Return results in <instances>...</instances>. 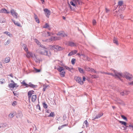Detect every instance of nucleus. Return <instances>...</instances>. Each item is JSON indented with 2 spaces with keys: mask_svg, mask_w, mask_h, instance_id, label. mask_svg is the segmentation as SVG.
Returning <instances> with one entry per match:
<instances>
[{
  "mask_svg": "<svg viewBox=\"0 0 133 133\" xmlns=\"http://www.w3.org/2000/svg\"><path fill=\"white\" fill-rule=\"evenodd\" d=\"M13 93L14 94V95L15 96H17V95H18V94H17L16 93H15V92L13 91Z\"/></svg>",
  "mask_w": 133,
  "mask_h": 133,
  "instance_id": "nucleus-59",
  "label": "nucleus"
},
{
  "mask_svg": "<svg viewBox=\"0 0 133 133\" xmlns=\"http://www.w3.org/2000/svg\"><path fill=\"white\" fill-rule=\"evenodd\" d=\"M90 71L93 72H96V71H95L94 69L92 68H91L90 69Z\"/></svg>",
  "mask_w": 133,
  "mask_h": 133,
  "instance_id": "nucleus-51",
  "label": "nucleus"
},
{
  "mask_svg": "<svg viewBox=\"0 0 133 133\" xmlns=\"http://www.w3.org/2000/svg\"><path fill=\"white\" fill-rule=\"evenodd\" d=\"M84 124H85V125H86V127H88V125H89V124H88V122H87V120H85L84 122Z\"/></svg>",
  "mask_w": 133,
  "mask_h": 133,
  "instance_id": "nucleus-40",
  "label": "nucleus"
},
{
  "mask_svg": "<svg viewBox=\"0 0 133 133\" xmlns=\"http://www.w3.org/2000/svg\"><path fill=\"white\" fill-rule=\"evenodd\" d=\"M73 2L76 4L77 3L78 4L81 5L83 3L82 0H73Z\"/></svg>",
  "mask_w": 133,
  "mask_h": 133,
  "instance_id": "nucleus-15",
  "label": "nucleus"
},
{
  "mask_svg": "<svg viewBox=\"0 0 133 133\" xmlns=\"http://www.w3.org/2000/svg\"><path fill=\"white\" fill-rule=\"evenodd\" d=\"M113 42L115 44L118 45V43L117 39L116 38H114L113 40Z\"/></svg>",
  "mask_w": 133,
  "mask_h": 133,
  "instance_id": "nucleus-28",
  "label": "nucleus"
},
{
  "mask_svg": "<svg viewBox=\"0 0 133 133\" xmlns=\"http://www.w3.org/2000/svg\"><path fill=\"white\" fill-rule=\"evenodd\" d=\"M3 66L1 62H0V68H2Z\"/></svg>",
  "mask_w": 133,
  "mask_h": 133,
  "instance_id": "nucleus-56",
  "label": "nucleus"
},
{
  "mask_svg": "<svg viewBox=\"0 0 133 133\" xmlns=\"http://www.w3.org/2000/svg\"><path fill=\"white\" fill-rule=\"evenodd\" d=\"M128 84L129 85H133V81H132L130 82Z\"/></svg>",
  "mask_w": 133,
  "mask_h": 133,
  "instance_id": "nucleus-55",
  "label": "nucleus"
},
{
  "mask_svg": "<svg viewBox=\"0 0 133 133\" xmlns=\"http://www.w3.org/2000/svg\"><path fill=\"white\" fill-rule=\"evenodd\" d=\"M104 73H105V74H108V75H110L112 76H114V74L111 73H107V72Z\"/></svg>",
  "mask_w": 133,
  "mask_h": 133,
  "instance_id": "nucleus-52",
  "label": "nucleus"
},
{
  "mask_svg": "<svg viewBox=\"0 0 133 133\" xmlns=\"http://www.w3.org/2000/svg\"><path fill=\"white\" fill-rule=\"evenodd\" d=\"M120 18L121 19H123L124 17V16L123 14H121L119 15Z\"/></svg>",
  "mask_w": 133,
  "mask_h": 133,
  "instance_id": "nucleus-41",
  "label": "nucleus"
},
{
  "mask_svg": "<svg viewBox=\"0 0 133 133\" xmlns=\"http://www.w3.org/2000/svg\"><path fill=\"white\" fill-rule=\"evenodd\" d=\"M77 55L79 56H81V55L79 53H77Z\"/></svg>",
  "mask_w": 133,
  "mask_h": 133,
  "instance_id": "nucleus-64",
  "label": "nucleus"
},
{
  "mask_svg": "<svg viewBox=\"0 0 133 133\" xmlns=\"http://www.w3.org/2000/svg\"><path fill=\"white\" fill-rule=\"evenodd\" d=\"M34 91L33 90H31L29 91L28 92V99L29 100L31 98V95L34 94Z\"/></svg>",
  "mask_w": 133,
  "mask_h": 133,
  "instance_id": "nucleus-14",
  "label": "nucleus"
},
{
  "mask_svg": "<svg viewBox=\"0 0 133 133\" xmlns=\"http://www.w3.org/2000/svg\"><path fill=\"white\" fill-rule=\"evenodd\" d=\"M75 79L76 81L81 85L83 84V82L81 81V78L80 77H78L75 78Z\"/></svg>",
  "mask_w": 133,
  "mask_h": 133,
  "instance_id": "nucleus-10",
  "label": "nucleus"
},
{
  "mask_svg": "<svg viewBox=\"0 0 133 133\" xmlns=\"http://www.w3.org/2000/svg\"><path fill=\"white\" fill-rule=\"evenodd\" d=\"M34 69L36 72H39L40 71V69H38L35 68H34Z\"/></svg>",
  "mask_w": 133,
  "mask_h": 133,
  "instance_id": "nucleus-46",
  "label": "nucleus"
},
{
  "mask_svg": "<svg viewBox=\"0 0 133 133\" xmlns=\"http://www.w3.org/2000/svg\"><path fill=\"white\" fill-rule=\"evenodd\" d=\"M112 71H113L114 73V74L113 76L115 77V78H120L121 77H123V74H122L113 70H112Z\"/></svg>",
  "mask_w": 133,
  "mask_h": 133,
  "instance_id": "nucleus-4",
  "label": "nucleus"
},
{
  "mask_svg": "<svg viewBox=\"0 0 133 133\" xmlns=\"http://www.w3.org/2000/svg\"><path fill=\"white\" fill-rule=\"evenodd\" d=\"M43 28H48V29L49 30L50 29V28L49 27V24L47 23H46L44 26H43Z\"/></svg>",
  "mask_w": 133,
  "mask_h": 133,
  "instance_id": "nucleus-24",
  "label": "nucleus"
},
{
  "mask_svg": "<svg viewBox=\"0 0 133 133\" xmlns=\"http://www.w3.org/2000/svg\"><path fill=\"white\" fill-rule=\"evenodd\" d=\"M4 33L6 34V35L9 36L10 37H11L12 35L11 34H10V33L8 31H5L4 32Z\"/></svg>",
  "mask_w": 133,
  "mask_h": 133,
  "instance_id": "nucleus-34",
  "label": "nucleus"
},
{
  "mask_svg": "<svg viewBox=\"0 0 133 133\" xmlns=\"http://www.w3.org/2000/svg\"><path fill=\"white\" fill-rule=\"evenodd\" d=\"M116 101L117 103L119 104H124V102L122 101L120 99H117Z\"/></svg>",
  "mask_w": 133,
  "mask_h": 133,
  "instance_id": "nucleus-21",
  "label": "nucleus"
},
{
  "mask_svg": "<svg viewBox=\"0 0 133 133\" xmlns=\"http://www.w3.org/2000/svg\"><path fill=\"white\" fill-rule=\"evenodd\" d=\"M103 115V113H99L96 117H93V119H92L93 120H94L95 119H97L98 118H99L100 117H101V116H102Z\"/></svg>",
  "mask_w": 133,
  "mask_h": 133,
  "instance_id": "nucleus-18",
  "label": "nucleus"
},
{
  "mask_svg": "<svg viewBox=\"0 0 133 133\" xmlns=\"http://www.w3.org/2000/svg\"><path fill=\"white\" fill-rule=\"evenodd\" d=\"M64 67L67 70H68L70 71H71V70L73 69V68H70L68 66H64Z\"/></svg>",
  "mask_w": 133,
  "mask_h": 133,
  "instance_id": "nucleus-32",
  "label": "nucleus"
},
{
  "mask_svg": "<svg viewBox=\"0 0 133 133\" xmlns=\"http://www.w3.org/2000/svg\"><path fill=\"white\" fill-rule=\"evenodd\" d=\"M43 107L45 109H46L48 108V105L46 104L45 103H43Z\"/></svg>",
  "mask_w": 133,
  "mask_h": 133,
  "instance_id": "nucleus-37",
  "label": "nucleus"
},
{
  "mask_svg": "<svg viewBox=\"0 0 133 133\" xmlns=\"http://www.w3.org/2000/svg\"><path fill=\"white\" fill-rule=\"evenodd\" d=\"M128 126V127H129L130 128V129H132V130H133V125H132L131 124H129Z\"/></svg>",
  "mask_w": 133,
  "mask_h": 133,
  "instance_id": "nucleus-44",
  "label": "nucleus"
},
{
  "mask_svg": "<svg viewBox=\"0 0 133 133\" xmlns=\"http://www.w3.org/2000/svg\"><path fill=\"white\" fill-rule=\"evenodd\" d=\"M119 122L120 123L125 125L126 127H128V126H127V123L126 122L121 121H119Z\"/></svg>",
  "mask_w": 133,
  "mask_h": 133,
  "instance_id": "nucleus-27",
  "label": "nucleus"
},
{
  "mask_svg": "<svg viewBox=\"0 0 133 133\" xmlns=\"http://www.w3.org/2000/svg\"><path fill=\"white\" fill-rule=\"evenodd\" d=\"M76 59H75L73 58L72 59L71 62L72 64L74 65L75 63Z\"/></svg>",
  "mask_w": 133,
  "mask_h": 133,
  "instance_id": "nucleus-36",
  "label": "nucleus"
},
{
  "mask_svg": "<svg viewBox=\"0 0 133 133\" xmlns=\"http://www.w3.org/2000/svg\"><path fill=\"white\" fill-rule=\"evenodd\" d=\"M91 78H97L99 77V76H96V75H91Z\"/></svg>",
  "mask_w": 133,
  "mask_h": 133,
  "instance_id": "nucleus-39",
  "label": "nucleus"
},
{
  "mask_svg": "<svg viewBox=\"0 0 133 133\" xmlns=\"http://www.w3.org/2000/svg\"><path fill=\"white\" fill-rule=\"evenodd\" d=\"M49 87V85H48L46 84H44L43 85V91H45V90L46 89V88L48 87Z\"/></svg>",
  "mask_w": 133,
  "mask_h": 133,
  "instance_id": "nucleus-22",
  "label": "nucleus"
},
{
  "mask_svg": "<svg viewBox=\"0 0 133 133\" xmlns=\"http://www.w3.org/2000/svg\"><path fill=\"white\" fill-rule=\"evenodd\" d=\"M86 58H87V60L89 61V57H88L87 56L86 57Z\"/></svg>",
  "mask_w": 133,
  "mask_h": 133,
  "instance_id": "nucleus-62",
  "label": "nucleus"
},
{
  "mask_svg": "<svg viewBox=\"0 0 133 133\" xmlns=\"http://www.w3.org/2000/svg\"><path fill=\"white\" fill-rule=\"evenodd\" d=\"M70 4L72 5L73 6H75V4L72 1H71L70 2Z\"/></svg>",
  "mask_w": 133,
  "mask_h": 133,
  "instance_id": "nucleus-49",
  "label": "nucleus"
},
{
  "mask_svg": "<svg viewBox=\"0 0 133 133\" xmlns=\"http://www.w3.org/2000/svg\"><path fill=\"white\" fill-rule=\"evenodd\" d=\"M116 13V15H117H117H118V12L117 11H116L114 13V14H115V13Z\"/></svg>",
  "mask_w": 133,
  "mask_h": 133,
  "instance_id": "nucleus-57",
  "label": "nucleus"
},
{
  "mask_svg": "<svg viewBox=\"0 0 133 133\" xmlns=\"http://www.w3.org/2000/svg\"><path fill=\"white\" fill-rule=\"evenodd\" d=\"M68 45L71 46H75V44L72 42H69L68 43Z\"/></svg>",
  "mask_w": 133,
  "mask_h": 133,
  "instance_id": "nucleus-29",
  "label": "nucleus"
},
{
  "mask_svg": "<svg viewBox=\"0 0 133 133\" xmlns=\"http://www.w3.org/2000/svg\"><path fill=\"white\" fill-rule=\"evenodd\" d=\"M77 52V50H74L70 52L68 55V56H70L74 55L76 54Z\"/></svg>",
  "mask_w": 133,
  "mask_h": 133,
  "instance_id": "nucleus-13",
  "label": "nucleus"
},
{
  "mask_svg": "<svg viewBox=\"0 0 133 133\" xmlns=\"http://www.w3.org/2000/svg\"><path fill=\"white\" fill-rule=\"evenodd\" d=\"M57 35H58L59 36H56L54 37H52V39H53V40H56L60 39V37H64L66 36V35L64 33L63 31L59 32Z\"/></svg>",
  "mask_w": 133,
  "mask_h": 133,
  "instance_id": "nucleus-1",
  "label": "nucleus"
},
{
  "mask_svg": "<svg viewBox=\"0 0 133 133\" xmlns=\"http://www.w3.org/2000/svg\"><path fill=\"white\" fill-rule=\"evenodd\" d=\"M46 112L47 113H49L50 112V111L49 110H47L46 111Z\"/></svg>",
  "mask_w": 133,
  "mask_h": 133,
  "instance_id": "nucleus-60",
  "label": "nucleus"
},
{
  "mask_svg": "<svg viewBox=\"0 0 133 133\" xmlns=\"http://www.w3.org/2000/svg\"><path fill=\"white\" fill-rule=\"evenodd\" d=\"M10 12L13 16L16 18H17L18 14L14 9H12L10 11Z\"/></svg>",
  "mask_w": 133,
  "mask_h": 133,
  "instance_id": "nucleus-6",
  "label": "nucleus"
},
{
  "mask_svg": "<svg viewBox=\"0 0 133 133\" xmlns=\"http://www.w3.org/2000/svg\"><path fill=\"white\" fill-rule=\"evenodd\" d=\"M30 87L31 88H34L35 87V85L32 84L31 83H30L28 84V87Z\"/></svg>",
  "mask_w": 133,
  "mask_h": 133,
  "instance_id": "nucleus-30",
  "label": "nucleus"
},
{
  "mask_svg": "<svg viewBox=\"0 0 133 133\" xmlns=\"http://www.w3.org/2000/svg\"><path fill=\"white\" fill-rule=\"evenodd\" d=\"M41 0V1H42V3L43 4V3H44V0Z\"/></svg>",
  "mask_w": 133,
  "mask_h": 133,
  "instance_id": "nucleus-63",
  "label": "nucleus"
},
{
  "mask_svg": "<svg viewBox=\"0 0 133 133\" xmlns=\"http://www.w3.org/2000/svg\"><path fill=\"white\" fill-rule=\"evenodd\" d=\"M9 87L10 88H14L15 87L16 88L18 87V85L17 83L14 82L13 83H10L9 85Z\"/></svg>",
  "mask_w": 133,
  "mask_h": 133,
  "instance_id": "nucleus-9",
  "label": "nucleus"
},
{
  "mask_svg": "<svg viewBox=\"0 0 133 133\" xmlns=\"http://www.w3.org/2000/svg\"><path fill=\"white\" fill-rule=\"evenodd\" d=\"M10 40H8L5 43V45H8L9 43H10Z\"/></svg>",
  "mask_w": 133,
  "mask_h": 133,
  "instance_id": "nucleus-45",
  "label": "nucleus"
},
{
  "mask_svg": "<svg viewBox=\"0 0 133 133\" xmlns=\"http://www.w3.org/2000/svg\"><path fill=\"white\" fill-rule=\"evenodd\" d=\"M132 75L129 73L125 72L123 73V77L127 79L130 80L132 78Z\"/></svg>",
  "mask_w": 133,
  "mask_h": 133,
  "instance_id": "nucleus-3",
  "label": "nucleus"
},
{
  "mask_svg": "<svg viewBox=\"0 0 133 133\" xmlns=\"http://www.w3.org/2000/svg\"><path fill=\"white\" fill-rule=\"evenodd\" d=\"M54 116H55V114H54V112H51L50 113V115L48 116V117H53Z\"/></svg>",
  "mask_w": 133,
  "mask_h": 133,
  "instance_id": "nucleus-35",
  "label": "nucleus"
},
{
  "mask_svg": "<svg viewBox=\"0 0 133 133\" xmlns=\"http://www.w3.org/2000/svg\"><path fill=\"white\" fill-rule=\"evenodd\" d=\"M0 13L8 14L9 12L8 11L5 9L3 8L0 10Z\"/></svg>",
  "mask_w": 133,
  "mask_h": 133,
  "instance_id": "nucleus-17",
  "label": "nucleus"
},
{
  "mask_svg": "<svg viewBox=\"0 0 133 133\" xmlns=\"http://www.w3.org/2000/svg\"><path fill=\"white\" fill-rule=\"evenodd\" d=\"M57 69L58 71L60 72V75L62 77L65 76V72L64 70L63 67L60 66L59 65L57 66Z\"/></svg>",
  "mask_w": 133,
  "mask_h": 133,
  "instance_id": "nucleus-2",
  "label": "nucleus"
},
{
  "mask_svg": "<svg viewBox=\"0 0 133 133\" xmlns=\"http://www.w3.org/2000/svg\"><path fill=\"white\" fill-rule=\"evenodd\" d=\"M47 33L48 34L49 36H51V34L49 32H47Z\"/></svg>",
  "mask_w": 133,
  "mask_h": 133,
  "instance_id": "nucleus-61",
  "label": "nucleus"
},
{
  "mask_svg": "<svg viewBox=\"0 0 133 133\" xmlns=\"http://www.w3.org/2000/svg\"><path fill=\"white\" fill-rule=\"evenodd\" d=\"M83 81H85L86 78L84 76H83Z\"/></svg>",
  "mask_w": 133,
  "mask_h": 133,
  "instance_id": "nucleus-58",
  "label": "nucleus"
},
{
  "mask_svg": "<svg viewBox=\"0 0 133 133\" xmlns=\"http://www.w3.org/2000/svg\"><path fill=\"white\" fill-rule=\"evenodd\" d=\"M121 117H122V118H123V119H124L126 120H127V118L125 117L124 116L122 115H121Z\"/></svg>",
  "mask_w": 133,
  "mask_h": 133,
  "instance_id": "nucleus-47",
  "label": "nucleus"
},
{
  "mask_svg": "<svg viewBox=\"0 0 133 133\" xmlns=\"http://www.w3.org/2000/svg\"><path fill=\"white\" fill-rule=\"evenodd\" d=\"M12 21L13 22L14 24L16 25L19 27L22 26L21 24L19 23L16 22L13 19H12Z\"/></svg>",
  "mask_w": 133,
  "mask_h": 133,
  "instance_id": "nucleus-20",
  "label": "nucleus"
},
{
  "mask_svg": "<svg viewBox=\"0 0 133 133\" xmlns=\"http://www.w3.org/2000/svg\"><path fill=\"white\" fill-rule=\"evenodd\" d=\"M35 42L38 45H39L40 46L43 47V45H41V44L39 42L37 39H35Z\"/></svg>",
  "mask_w": 133,
  "mask_h": 133,
  "instance_id": "nucleus-23",
  "label": "nucleus"
},
{
  "mask_svg": "<svg viewBox=\"0 0 133 133\" xmlns=\"http://www.w3.org/2000/svg\"><path fill=\"white\" fill-rule=\"evenodd\" d=\"M10 58L9 57H7L5 59V62L6 63H9L10 61Z\"/></svg>",
  "mask_w": 133,
  "mask_h": 133,
  "instance_id": "nucleus-25",
  "label": "nucleus"
},
{
  "mask_svg": "<svg viewBox=\"0 0 133 133\" xmlns=\"http://www.w3.org/2000/svg\"><path fill=\"white\" fill-rule=\"evenodd\" d=\"M9 116L10 118H13L14 117V116L13 115V114H9Z\"/></svg>",
  "mask_w": 133,
  "mask_h": 133,
  "instance_id": "nucleus-48",
  "label": "nucleus"
},
{
  "mask_svg": "<svg viewBox=\"0 0 133 133\" xmlns=\"http://www.w3.org/2000/svg\"><path fill=\"white\" fill-rule=\"evenodd\" d=\"M34 17L36 22L38 23H39V19L38 18L36 15L35 14H34Z\"/></svg>",
  "mask_w": 133,
  "mask_h": 133,
  "instance_id": "nucleus-19",
  "label": "nucleus"
},
{
  "mask_svg": "<svg viewBox=\"0 0 133 133\" xmlns=\"http://www.w3.org/2000/svg\"><path fill=\"white\" fill-rule=\"evenodd\" d=\"M26 53L27 54L26 56L28 58L33 57V54L32 53L30 52H29L28 51L26 52Z\"/></svg>",
  "mask_w": 133,
  "mask_h": 133,
  "instance_id": "nucleus-12",
  "label": "nucleus"
},
{
  "mask_svg": "<svg viewBox=\"0 0 133 133\" xmlns=\"http://www.w3.org/2000/svg\"><path fill=\"white\" fill-rule=\"evenodd\" d=\"M24 49L26 51V52L28 51V49L26 48V46H24Z\"/></svg>",
  "mask_w": 133,
  "mask_h": 133,
  "instance_id": "nucleus-50",
  "label": "nucleus"
},
{
  "mask_svg": "<svg viewBox=\"0 0 133 133\" xmlns=\"http://www.w3.org/2000/svg\"><path fill=\"white\" fill-rule=\"evenodd\" d=\"M130 92L128 90H124L120 92V94L122 96H124L125 95H128L129 94Z\"/></svg>",
  "mask_w": 133,
  "mask_h": 133,
  "instance_id": "nucleus-11",
  "label": "nucleus"
},
{
  "mask_svg": "<svg viewBox=\"0 0 133 133\" xmlns=\"http://www.w3.org/2000/svg\"><path fill=\"white\" fill-rule=\"evenodd\" d=\"M78 70L79 72L82 73H84V71L83 70L79 67L78 68Z\"/></svg>",
  "mask_w": 133,
  "mask_h": 133,
  "instance_id": "nucleus-33",
  "label": "nucleus"
},
{
  "mask_svg": "<svg viewBox=\"0 0 133 133\" xmlns=\"http://www.w3.org/2000/svg\"><path fill=\"white\" fill-rule=\"evenodd\" d=\"M105 10L106 12L107 13L109 11V10L107 8H105Z\"/></svg>",
  "mask_w": 133,
  "mask_h": 133,
  "instance_id": "nucleus-54",
  "label": "nucleus"
},
{
  "mask_svg": "<svg viewBox=\"0 0 133 133\" xmlns=\"http://www.w3.org/2000/svg\"><path fill=\"white\" fill-rule=\"evenodd\" d=\"M39 53L42 55H48V51L44 49L41 50L39 52Z\"/></svg>",
  "mask_w": 133,
  "mask_h": 133,
  "instance_id": "nucleus-7",
  "label": "nucleus"
},
{
  "mask_svg": "<svg viewBox=\"0 0 133 133\" xmlns=\"http://www.w3.org/2000/svg\"><path fill=\"white\" fill-rule=\"evenodd\" d=\"M21 83L23 84V85L25 86L26 87H28V84H26L24 81H23Z\"/></svg>",
  "mask_w": 133,
  "mask_h": 133,
  "instance_id": "nucleus-31",
  "label": "nucleus"
},
{
  "mask_svg": "<svg viewBox=\"0 0 133 133\" xmlns=\"http://www.w3.org/2000/svg\"><path fill=\"white\" fill-rule=\"evenodd\" d=\"M37 96L36 95H33L31 96V101L32 102H34L37 99Z\"/></svg>",
  "mask_w": 133,
  "mask_h": 133,
  "instance_id": "nucleus-16",
  "label": "nucleus"
},
{
  "mask_svg": "<svg viewBox=\"0 0 133 133\" xmlns=\"http://www.w3.org/2000/svg\"><path fill=\"white\" fill-rule=\"evenodd\" d=\"M0 82L1 84H3L5 82V81L4 79H1L0 80Z\"/></svg>",
  "mask_w": 133,
  "mask_h": 133,
  "instance_id": "nucleus-38",
  "label": "nucleus"
},
{
  "mask_svg": "<svg viewBox=\"0 0 133 133\" xmlns=\"http://www.w3.org/2000/svg\"><path fill=\"white\" fill-rule=\"evenodd\" d=\"M96 23V21L95 20L93 19L92 21V24L94 25H95Z\"/></svg>",
  "mask_w": 133,
  "mask_h": 133,
  "instance_id": "nucleus-42",
  "label": "nucleus"
},
{
  "mask_svg": "<svg viewBox=\"0 0 133 133\" xmlns=\"http://www.w3.org/2000/svg\"><path fill=\"white\" fill-rule=\"evenodd\" d=\"M118 6H121L123 4V2L122 1H120L118 2Z\"/></svg>",
  "mask_w": 133,
  "mask_h": 133,
  "instance_id": "nucleus-26",
  "label": "nucleus"
},
{
  "mask_svg": "<svg viewBox=\"0 0 133 133\" xmlns=\"http://www.w3.org/2000/svg\"><path fill=\"white\" fill-rule=\"evenodd\" d=\"M44 11L45 12L46 16L49 17V16L50 15L51 12L50 10L47 9H44Z\"/></svg>",
  "mask_w": 133,
  "mask_h": 133,
  "instance_id": "nucleus-8",
  "label": "nucleus"
},
{
  "mask_svg": "<svg viewBox=\"0 0 133 133\" xmlns=\"http://www.w3.org/2000/svg\"><path fill=\"white\" fill-rule=\"evenodd\" d=\"M16 101L14 102L12 104V105L14 106L16 104Z\"/></svg>",
  "mask_w": 133,
  "mask_h": 133,
  "instance_id": "nucleus-53",
  "label": "nucleus"
},
{
  "mask_svg": "<svg viewBox=\"0 0 133 133\" xmlns=\"http://www.w3.org/2000/svg\"><path fill=\"white\" fill-rule=\"evenodd\" d=\"M85 69L86 71H90L91 69L89 67L87 66L85 67Z\"/></svg>",
  "mask_w": 133,
  "mask_h": 133,
  "instance_id": "nucleus-43",
  "label": "nucleus"
},
{
  "mask_svg": "<svg viewBox=\"0 0 133 133\" xmlns=\"http://www.w3.org/2000/svg\"><path fill=\"white\" fill-rule=\"evenodd\" d=\"M51 48L55 50L60 51L63 50V48L58 45H54L52 46Z\"/></svg>",
  "mask_w": 133,
  "mask_h": 133,
  "instance_id": "nucleus-5",
  "label": "nucleus"
}]
</instances>
